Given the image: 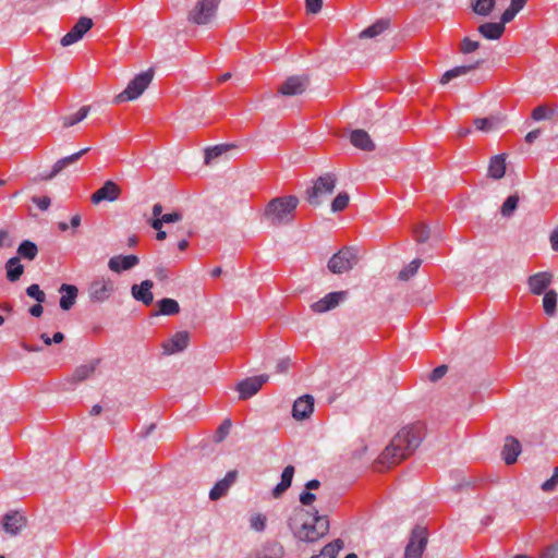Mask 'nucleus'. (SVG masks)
I'll return each mask as SVG.
<instances>
[{"label": "nucleus", "mask_w": 558, "mask_h": 558, "mask_svg": "<svg viewBox=\"0 0 558 558\" xmlns=\"http://www.w3.org/2000/svg\"><path fill=\"white\" fill-rule=\"evenodd\" d=\"M424 435L425 428L421 423L404 426L395 435L390 444L381 452L377 464L389 469L400 463L418 448Z\"/></svg>", "instance_id": "obj_1"}, {"label": "nucleus", "mask_w": 558, "mask_h": 558, "mask_svg": "<svg viewBox=\"0 0 558 558\" xmlns=\"http://www.w3.org/2000/svg\"><path fill=\"white\" fill-rule=\"evenodd\" d=\"M238 472L235 470L229 471L226 476L218 481L209 492L210 500H218L223 497L232 484L236 481Z\"/></svg>", "instance_id": "obj_19"}, {"label": "nucleus", "mask_w": 558, "mask_h": 558, "mask_svg": "<svg viewBox=\"0 0 558 558\" xmlns=\"http://www.w3.org/2000/svg\"><path fill=\"white\" fill-rule=\"evenodd\" d=\"M190 341V333L187 331H178L171 339L162 344L167 354H174L183 351Z\"/></svg>", "instance_id": "obj_21"}, {"label": "nucleus", "mask_w": 558, "mask_h": 558, "mask_svg": "<svg viewBox=\"0 0 558 558\" xmlns=\"http://www.w3.org/2000/svg\"><path fill=\"white\" fill-rule=\"evenodd\" d=\"M269 376L266 374L248 377L236 385L240 400H247L256 395L262 386L267 383Z\"/></svg>", "instance_id": "obj_12"}, {"label": "nucleus", "mask_w": 558, "mask_h": 558, "mask_svg": "<svg viewBox=\"0 0 558 558\" xmlns=\"http://www.w3.org/2000/svg\"><path fill=\"white\" fill-rule=\"evenodd\" d=\"M154 78V70L149 69L137 74L126 86V88L117 95L113 99L114 104L134 100L140 97L149 86Z\"/></svg>", "instance_id": "obj_5"}, {"label": "nucleus", "mask_w": 558, "mask_h": 558, "mask_svg": "<svg viewBox=\"0 0 558 558\" xmlns=\"http://www.w3.org/2000/svg\"><path fill=\"white\" fill-rule=\"evenodd\" d=\"M553 275L548 271H541L529 277L527 284L533 294L539 295L546 292L550 286Z\"/></svg>", "instance_id": "obj_17"}, {"label": "nucleus", "mask_w": 558, "mask_h": 558, "mask_svg": "<svg viewBox=\"0 0 558 558\" xmlns=\"http://www.w3.org/2000/svg\"><path fill=\"white\" fill-rule=\"evenodd\" d=\"M390 25V21L387 19H381L375 22L373 25L366 27L361 32V38H374L381 33H384Z\"/></svg>", "instance_id": "obj_33"}, {"label": "nucleus", "mask_w": 558, "mask_h": 558, "mask_svg": "<svg viewBox=\"0 0 558 558\" xmlns=\"http://www.w3.org/2000/svg\"><path fill=\"white\" fill-rule=\"evenodd\" d=\"M506 172L505 155H496L490 159L488 174L493 179H501Z\"/></svg>", "instance_id": "obj_31"}, {"label": "nucleus", "mask_w": 558, "mask_h": 558, "mask_svg": "<svg viewBox=\"0 0 558 558\" xmlns=\"http://www.w3.org/2000/svg\"><path fill=\"white\" fill-rule=\"evenodd\" d=\"M59 292L62 294L59 301L60 307L63 311H69L75 304L78 289L76 286L62 283L59 288Z\"/></svg>", "instance_id": "obj_23"}, {"label": "nucleus", "mask_w": 558, "mask_h": 558, "mask_svg": "<svg viewBox=\"0 0 558 558\" xmlns=\"http://www.w3.org/2000/svg\"><path fill=\"white\" fill-rule=\"evenodd\" d=\"M478 47H480L478 41H475V40L470 39L469 37H465L461 41L460 51L462 53H471V52L475 51L476 49H478Z\"/></svg>", "instance_id": "obj_50"}, {"label": "nucleus", "mask_w": 558, "mask_h": 558, "mask_svg": "<svg viewBox=\"0 0 558 558\" xmlns=\"http://www.w3.org/2000/svg\"><path fill=\"white\" fill-rule=\"evenodd\" d=\"M421 264H422V260L418 259V258L412 260L405 268H403L399 272V278L401 280H408L409 278H411L412 276H414L416 274V271L420 268Z\"/></svg>", "instance_id": "obj_45"}, {"label": "nucleus", "mask_w": 558, "mask_h": 558, "mask_svg": "<svg viewBox=\"0 0 558 558\" xmlns=\"http://www.w3.org/2000/svg\"><path fill=\"white\" fill-rule=\"evenodd\" d=\"M288 526L299 541L314 543L328 533L329 520L327 515L319 514L316 509L311 512L298 507L289 517Z\"/></svg>", "instance_id": "obj_2"}, {"label": "nucleus", "mask_w": 558, "mask_h": 558, "mask_svg": "<svg viewBox=\"0 0 558 558\" xmlns=\"http://www.w3.org/2000/svg\"><path fill=\"white\" fill-rule=\"evenodd\" d=\"M495 4V0H471L473 12L481 16H488L494 10Z\"/></svg>", "instance_id": "obj_37"}, {"label": "nucleus", "mask_w": 558, "mask_h": 558, "mask_svg": "<svg viewBox=\"0 0 558 558\" xmlns=\"http://www.w3.org/2000/svg\"><path fill=\"white\" fill-rule=\"evenodd\" d=\"M428 543V531L425 526L415 525L410 534L403 558H422Z\"/></svg>", "instance_id": "obj_7"}, {"label": "nucleus", "mask_w": 558, "mask_h": 558, "mask_svg": "<svg viewBox=\"0 0 558 558\" xmlns=\"http://www.w3.org/2000/svg\"><path fill=\"white\" fill-rule=\"evenodd\" d=\"M323 0H306V10L310 13L316 14L322 10Z\"/></svg>", "instance_id": "obj_57"}, {"label": "nucleus", "mask_w": 558, "mask_h": 558, "mask_svg": "<svg viewBox=\"0 0 558 558\" xmlns=\"http://www.w3.org/2000/svg\"><path fill=\"white\" fill-rule=\"evenodd\" d=\"M315 500L316 496L312 492L305 489L303 493L300 494V502L303 506H311Z\"/></svg>", "instance_id": "obj_56"}, {"label": "nucleus", "mask_w": 558, "mask_h": 558, "mask_svg": "<svg viewBox=\"0 0 558 558\" xmlns=\"http://www.w3.org/2000/svg\"><path fill=\"white\" fill-rule=\"evenodd\" d=\"M447 371H448L447 365H439V366H437L430 373L429 380L434 381V383L439 380L440 378H442L446 375Z\"/></svg>", "instance_id": "obj_53"}, {"label": "nucleus", "mask_w": 558, "mask_h": 558, "mask_svg": "<svg viewBox=\"0 0 558 558\" xmlns=\"http://www.w3.org/2000/svg\"><path fill=\"white\" fill-rule=\"evenodd\" d=\"M290 366V361L288 359H283L277 363L276 369L278 373H284L288 371Z\"/></svg>", "instance_id": "obj_64"}, {"label": "nucleus", "mask_w": 558, "mask_h": 558, "mask_svg": "<svg viewBox=\"0 0 558 558\" xmlns=\"http://www.w3.org/2000/svg\"><path fill=\"white\" fill-rule=\"evenodd\" d=\"M557 292L555 290H548L545 292L543 298V308L548 316H554L557 308Z\"/></svg>", "instance_id": "obj_39"}, {"label": "nucleus", "mask_w": 558, "mask_h": 558, "mask_svg": "<svg viewBox=\"0 0 558 558\" xmlns=\"http://www.w3.org/2000/svg\"><path fill=\"white\" fill-rule=\"evenodd\" d=\"M477 31L484 38L490 39V40H496V39H499L504 35L506 27L504 26V24H500L499 22L498 23L487 22V23L481 24L478 26Z\"/></svg>", "instance_id": "obj_28"}, {"label": "nucleus", "mask_w": 558, "mask_h": 558, "mask_svg": "<svg viewBox=\"0 0 558 558\" xmlns=\"http://www.w3.org/2000/svg\"><path fill=\"white\" fill-rule=\"evenodd\" d=\"M232 423L229 418L225 420L216 430L215 441L221 442L229 435Z\"/></svg>", "instance_id": "obj_46"}, {"label": "nucleus", "mask_w": 558, "mask_h": 558, "mask_svg": "<svg viewBox=\"0 0 558 558\" xmlns=\"http://www.w3.org/2000/svg\"><path fill=\"white\" fill-rule=\"evenodd\" d=\"M518 204H519V196L518 195H509L502 206H501V215L504 217H510L512 216V214L514 213V210L517 209L518 207Z\"/></svg>", "instance_id": "obj_42"}, {"label": "nucleus", "mask_w": 558, "mask_h": 558, "mask_svg": "<svg viewBox=\"0 0 558 558\" xmlns=\"http://www.w3.org/2000/svg\"><path fill=\"white\" fill-rule=\"evenodd\" d=\"M153 287L154 282L146 279L140 284H133L131 287V294L136 301L142 302L144 305L148 306L154 301V295L151 292Z\"/></svg>", "instance_id": "obj_18"}, {"label": "nucleus", "mask_w": 558, "mask_h": 558, "mask_svg": "<svg viewBox=\"0 0 558 558\" xmlns=\"http://www.w3.org/2000/svg\"><path fill=\"white\" fill-rule=\"evenodd\" d=\"M483 61H477L476 63L474 64H470V65H461V66H456L451 70H448L444 73V75L441 76L440 78V83L441 84H447L449 83L451 80L456 78V77H459L461 75H464L469 72H471L472 70H474L478 64H481Z\"/></svg>", "instance_id": "obj_32"}, {"label": "nucleus", "mask_w": 558, "mask_h": 558, "mask_svg": "<svg viewBox=\"0 0 558 558\" xmlns=\"http://www.w3.org/2000/svg\"><path fill=\"white\" fill-rule=\"evenodd\" d=\"M32 201L41 210H47L51 204V201L48 196H33Z\"/></svg>", "instance_id": "obj_55"}, {"label": "nucleus", "mask_w": 558, "mask_h": 558, "mask_svg": "<svg viewBox=\"0 0 558 558\" xmlns=\"http://www.w3.org/2000/svg\"><path fill=\"white\" fill-rule=\"evenodd\" d=\"M314 411V398L311 395H304L294 401L292 415L295 420L302 421L308 418Z\"/></svg>", "instance_id": "obj_16"}, {"label": "nucleus", "mask_w": 558, "mask_h": 558, "mask_svg": "<svg viewBox=\"0 0 558 558\" xmlns=\"http://www.w3.org/2000/svg\"><path fill=\"white\" fill-rule=\"evenodd\" d=\"M12 241L10 240L9 233L5 230H0V247H10Z\"/></svg>", "instance_id": "obj_61"}, {"label": "nucleus", "mask_w": 558, "mask_h": 558, "mask_svg": "<svg viewBox=\"0 0 558 558\" xmlns=\"http://www.w3.org/2000/svg\"><path fill=\"white\" fill-rule=\"evenodd\" d=\"M294 472H295V469L293 465H287L281 473L280 483H283L288 487H291Z\"/></svg>", "instance_id": "obj_52"}, {"label": "nucleus", "mask_w": 558, "mask_h": 558, "mask_svg": "<svg viewBox=\"0 0 558 558\" xmlns=\"http://www.w3.org/2000/svg\"><path fill=\"white\" fill-rule=\"evenodd\" d=\"M501 119L495 116L486 117V118H477L474 120V125L477 130L483 132H490L498 128L501 123Z\"/></svg>", "instance_id": "obj_36"}, {"label": "nucleus", "mask_w": 558, "mask_h": 558, "mask_svg": "<svg viewBox=\"0 0 558 558\" xmlns=\"http://www.w3.org/2000/svg\"><path fill=\"white\" fill-rule=\"evenodd\" d=\"M90 110L89 106H83L80 110L73 114L63 117V128H70L81 121H83Z\"/></svg>", "instance_id": "obj_40"}, {"label": "nucleus", "mask_w": 558, "mask_h": 558, "mask_svg": "<svg viewBox=\"0 0 558 558\" xmlns=\"http://www.w3.org/2000/svg\"><path fill=\"white\" fill-rule=\"evenodd\" d=\"M266 517L264 514L258 513L251 517L250 525L253 530L257 532H263L266 527Z\"/></svg>", "instance_id": "obj_49"}, {"label": "nucleus", "mask_w": 558, "mask_h": 558, "mask_svg": "<svg viewBox=\"0 0 558 558\" xmlns=\"http://www.w3.org/2000/svg\"><path fill=\"white\" fill-rule=\"evenodd\" d=\"M308 85V75H292L278 87V93L283 96H298L303 94Z\"/></svg>", "instance_id": "obj_10"}, {"label": "nucleus", "mask_w": 558, "mask_h": 558, "mask_svg": "<svg viewBox=\"0 0 558 558\" xmlns=\"http://www.w3.org/2000/svg\"><path fill=\"white\" fill-rule=\"evenodd\" d=\"M284 548L278 542H268L247 558H283Z\"/></svg>", "instance_id": "obj_24"}, {"label": "nucleus", "mask_w": 558, "mask_h": 558, "mask_svg": "<svg viewBox=\"0 0 558 558\" xmlns=\"http://www.w3.org/2000/svg\"><path fill=\"white\" fill-rule=\"evenodd\" d=\"M551 113H553V111L548 110L545 106H537L532 111V118L535 121H541V120L550 118Z\"/></svg>", "instance_id": "obj_51"}, {"label": "nucleus", "mask_w": 558, "mask_h": 558, "mask_svg": "<svg viewBox=\"0 0 558 558\" xmlns=\"http://www.w3.org/2000/svg\"><path fill=\"white\" fill-rule=\"evenodd\" d=\"M350 196L347 192H340L331 202V210L333 213L342 211L349 204Z\"/></svg>", "instance_id": "obj_43"}, {"label": "nucleus", "mask_w": 558, "mask_h": 558, "mask_svg": "<svg viewBox=\"0 0 558 558\" xmlns=\"http://www.w3.org/2000/svg\"><path fill=\"white\" fill-rule=\"evenodd\" d=\"M94 26L90 17L81 16L74 26L60 40L61 46L68 47L81 40L84 35Z\"/></svg>", "instance_id": "obj_11"}, {"label": "nucleus", "mask_w": 558, "mask_h": 558, "mask_svg": "<svg viewBox=\"0 0 558 558\" xmlns=\"http://www.w3.org/2000/svg\"><path fill=\"white\" fill-rule=\"evenodd\" d=\"M182 219V214L180 211H173L170 214H165L160 218H153L148 220L150 227L155 230H159L162 228L163 223H172L178 222Z\"/></svg>", "instance_id": "obj_35"}, {"label": "nucleus", "mask_w": 558, "mask_h": 558, "mask_svg": "<svg viewBox=\"0 0 558 558\" xmlns=\"http://www.w3.org/2000/svg\"><path fill=\"white\" fill-rule=\"evenodd\" d=\"M37 253H38L37 245L34 242L28 241V240L22 241L17 247V254L21 257L26 258L28 260L35 259V257L37 256Z\"/></svg>", "instance_id": "obj_38"}, {"label": "nucleus", "mask_w": 558, "mask_h": 558, "mask_svg": "<svg viewBox=\"0 0 558 558\" xmlns=\"http://www.w3.org/2000/svg\"><path fill=\"white\" fill-rule=\"evenodd\" d=\"M158 311L153 315H167L172 316L180 313V305L174 299L163 298L157 302Z\"/></svg>", "instance_id": "obj_29"}, {"label": "nucleus", "mask_w": 558, "mask_h": 558, "mask_svg": "<svg viewBox=\"0 0 558 558\" xmlns=\"http://www.w3.org/2000/svg\"><path fill=\"white\" fill-rule=\"evenodd\" d=\"M7 279L10 282L17 281L24 272V266L21 264L20 257H11L5 263Z\"/></svg>", "instance_id": "obj_30"}, {"label": "nucleus", "mask_w": 558, "mask_h": 558, "mask_svg": "<svg viewBox=\"0 0 558 558\" xmlns=\"http://www.w3.org/2000/svg\"><path fill=\"white\" fill-rule=\"evenodd\" d=\"M359 262L356 250L353 247H343L328 262V269L332 274L348 272Z\"/></svg>", "instance_id": "obj_8"}, {"label": "nucleus", "mask_w": 558, "mask_h": 558, "mask_svg": "<svg viewBox=\"0 0 558 558\" xmlns=\"http://www.w3.org/2000/svg\"><path fill=\"white\" fill-rule=\"evenodd\" d=\"M290 487L284 485L283 483H278L275 488L272 489V496L275 498L281 497Z\"/></svg>", "instance_id": "obj_60"}, {"label": "nucleus", "mask_w": 558, "mask_h": 558, "mask_svg": "<svg viewBox=\"0 0 558 558\" xmlns=\"http://www.w3.org/2000/svg\"><path fill=\"white\" fill-rule=\"evenodd\" d=\"M25 517H23L16 511L7 513L3 517V530L11 535H17L21 532V530L25 526Z\"/></svg>", "instance_id": "obj_22"}, {"label": "nucleus", "mask_w": 558, "mask_h": 558, "mask_svg": "<svg viewBox=\"0 0 558 558\" xmlns=\"http://www.w3.org/2000/svg\"><path fill=\"white\" fill-rule=\"evenodd\" d=\"M518 13L519 12L517 10L509 5V8L506 9L501 14L499 23L504 24V26L506 27V24L511 22Z\"/></svg>", "instance_id": "obj_54"}, {"label": "nucleus", "mask_w": 558, "mask_h": 558, "mask_svg": "<svg viewBox=\"0 0 558 558\" xmlns=\"http://www.w3.org/2000/svg\"><path fill=\"white\" fill-rule=\"evenodd\" d=\"M541 130L539 129H536V130H533L531 132H529L525 136V142L529 143V144H532L536 138L539 137L541 135Z\"/></svg>", "instance_id": "obj_63"}, {"label": "nucleus", "mask_w": 558, "mask_h": 558, "mask_svg": "<svg viewBox=\"0 0 558 558\" xmlns=\"http://www.w3.org/2000/svg\"><path fill=\"white\" fill-rule=\"evenodd\" d=\"M100 360L96 359L88 364L80 365L75 368L73 375L69 379L71 384H77L89 378L96 371Z\"/></svg>", "instance_id": "obj_27"}, {"label": "nucleus", "mask_w": 558, "mask_h": 558, "mask_svg": "<svg viewBox=\"0 0 558 558\" xmlns=\"http://www.w3.org/2000/svg\"><path fill=\"white\" fill-rule=\"evenodd\" d=\"M113 292L114 283L110 279H95L88 287V296L94 303H102L107 301Z\"/></svg>", "instance_id": "obj_9"}, {"label": "nucleus", "mask_w": 558, "mask_h": 558, "mask_svg": "<svg viewBox=\"0 0 558 558\" xmlns=\"http://www.w3.org/2000/svg\"><path fill=\"white\" fill-rule=\"evenodd\" d=\"M221 0H198L187 14L189 22L206 25L215 17Z\"/></svg>", "instance_id": "obj_6"}, {"label": "nucleus", "mask_w": 558, "mask_h": 558, "mask_svg": "<svg viewBox=\"0 0 558 558\" xmlns=\"http://www.w3.org/2000/svg\"><path fill=\"white\" fill-rule=\"evenodd\" d=\"M140 259L136 255H117L109 259L108 267L114 272L130 270L138 265Z\"/></svg>", "instance_id": "obj_20"}, {"label": "nucleus", "mask_w": 558, "mask_h": 558, "mask_svg": "<svg viewBox=\"0 0 558 558\" xmlns=\"http://www.w3.org/2000/svg\"><path fill=\"white\" fill-rule=\"evenodd\" d=\"M343 542L338 538L333 542L324 546L318 555H314L311 558H337L338 553L342 549Z\"/></svg>", "instance_id": "obj_34"}, {"label": "nucleus", "mask_w": 558, "mask_h": 558, "mask_svg": "<svg viewBox=\"0 0 558 558\" xmlns=\"http://www.w3.org/2000/svg\"><path fill=\"white\" fill-rule=\"evenodd\" d=\"M551 248L558 252V227L554 229L549 238Z\"/></svg>", "instance_id": "obj_62"}, {"label": "nucleus", "mask_w": 558, "mask_h": 558, "mask_svg": "<svg viewBox=\"0 0 558 558\" xmlns=\"http://www.w3.org/2000/svg\"><path fill=\"white\" fill-rule=\"evenodd\" d=\"M557 485H558V466H556V468L554 469V473H553L551 477H550V478H548L547 481H545V482L542 484L541 488H542V490H543V492H545V493H551V492H554V490H555V488L557 487Z\"/></svg>", "instance_id": "obj_48"}, {"label": "nucleus", "mask_w": 558, "mask_h": 558, "mask_svg": "<svg viewBox=\"0 0 558 558\" xmlns=\"http://www.w3.org/2000/svg\"><path fill=\"white\" fill-rule=\"evenodd\" d=\"M299 198L294 195L275 197L268 202L264 210V218L271 226L288 225L294 219Z\"/></svg>", "instance_id": "obj_3"}, {"label": "nucleus", "mask_w": 558, "mask_h": 558, "mask_svg": "<svg viewBox=\"0 0 558 558\" xmlns=\"http://www.w3.org/2000/svg\"><path fill=\"white\" fill-rule=\"evenodd\" d=\"M520 452H521V444L519 442V440L517 438H514L513 436H508L506 438V442L502 448V457H504L506 464H508V465L513 464L517 461Z\"/></svg>", "instance_id": "obj_26"}, {"label": "nucleus", "mask_w": 558, "mask_h": 558, "mask_svg": "<svg viewBox=\"0 0 558 558\" xmlns=\"http://www.w3.org/2000/svg\"><path fill=\"white\" fill-rule=\"evenodd\" d=\"M155 277L159 281H166L169 278V270L163 266H158L155 268Z\"/></svg>", "instance_id": "obj_59"}, {"label": "nucleus", "mask_w": 558, "mask_h": 558, "mask_svg": "<svg viewBox=\"0 0 558 558\" xmlns=\"http://www.w3.org/2000/svg\"><path fill=\"white\" fill-rule=\"evenodd\" d=\"M120 195V186L116 182L108 180L100 189L92 194L90 201L93 204L97 205L104 201L113 202L118 199Z\"/></svg>", "instance_id": "obj_14"}, {"label": "nucleus", "mask_w": 558, "mask_h": 558, "mask_svg": "<svg viewBox=\"0 0 558 558\" xmlns=\"http://www.w3.org/2000/svg\"><path fill=\"white\" fill-rule=\"evenodd\" d=\"M26 294L29 298L36 300L38 303H44L46 301V294L36 283H33L26 288Z\"/></svg>", "instance_id": "obj_47"}, {"label": "nucleus", "mask_w": 558, "mask_h": 558, "mask_svg": "<svg viewBox=\"0 0 558 558\" xmlns=\"http://www.w3.org/2000/svg\"><path fill=\"white\" fill-rule=\"evenodd\" d=\"M348 291H336L326 294L323 299L314 302L311 308L315 313H325L337 307L340 302L347 300Z\"/></svg>", "instance_id": "obj_13"}, {"label": "nucleus", "mask_w": 558, "mask_h": 558, "mask_svg": "<svg viewBox=\"0 0 558 558\" xmlns=\"http://www.w3.org/2000/svg\"><path fill=\"white\" fill-rule=\"evenodd\" d=\"M539 558H558V546L557 545H550L547 548H545Z\"/></svg>", "instance_id": "obj_58"}, {"label": "nucleus", "mask_w": 558, "mask_h": 558, "mask_svg": "<svg viewBox=\"0 0 558 558\" xmlns=\"http://www.w3.org/2000/svg\"><path fill=\"white\" fill-rule=\"evenodd\" d=\"M350 142L354 147L365 151H372L375 149V144L368 133L362 129L353 130L351 132Z\"/></svg>", "instance_id": "obj_25"}, {"label": "nucleus", "mask_w": 558, "mask_h": 558, "mask_svg": "<svg viewBox=\"0 0 558 558\" xmlns=\"http://www.w3.org/2000/svg\"><path fill=\"white\" fill-rule=\"evenodd\" d=\"M413 233L417 243H425L430 236L429 227L423 222L413 228Z\"/></svg>", "instance_id": "obj_44"}, {"label": "nucleus", "mask_w": 558, "mask_h": 558, "mask_svg": "<svg viewBox=\"0 0 558 558\" xmlns=\"http://www.w3.org/2000/svg\"><path fill=\"white\" fill-rule=\"evenodd\" d=\"M89 147L83 148L80 151L72 154L70 156H66L64 158L59 159L53 166L51 171L44 175V180H52L56 175H58L60 172H62L68 167L74 165L77 162L87 151H89Z\"/></svg>", "instance_id": "obj_15"}, {"label": "nucleus", "mask_w": 558, "mask_h": 558, "mask_svg": "<svg viewBox=\"0 0 558 558\" xmlns=\"http://www.w3.org/2000/svg\"><path fill=\"white\" fill-rule=\"evenodd\" d=\"M233 145L229 144H220L213 147H208L205 150V163H210L216 158L220 157L222 154L231 149Z\"/></svg>", "instance_id": "obj_41"}, {"label": "nucleus", "mask_w": 558, "mask_h": 558, "mask_svg": "<svg viewBox=\"0 0 558 558\" xmlns=\"http://www.w3.org/2000/svg\"><path fill=\"white\" fill-rule=\"evenodd\" d=\"M337 178L333 173H325L318 177L313 185L305 191V199L313 206L322 204L323 198L333 193Z\"/></svg>", "instance_id": "obj_4"}]
</instances>
